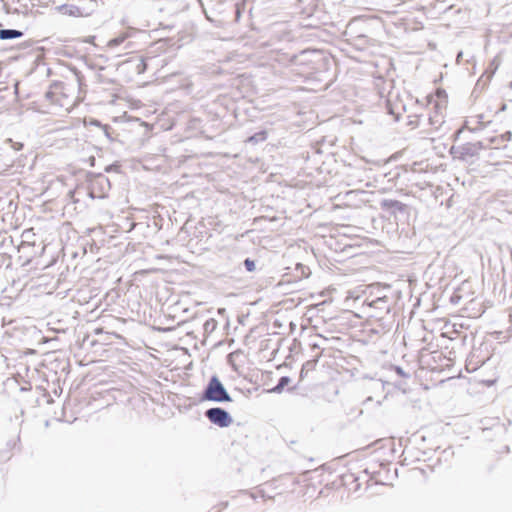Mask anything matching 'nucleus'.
I'll list each match as a JSON object with an SVG mask.
<instances>
[{
    "instance_id": "f257e3e1",
    "label": "nucleus",
    "mask_w": 512,
    "mask_h": 512,
    "mask_svg": "<svg viewBox=\"0 0 512 512\" xmlns=\"http://www.w3.org/2000/svg\"><path fill=\"white\" fill-rule=\"evenodd\" d=\"M200 402L213 401L222 402L224 401V385L221 383L217 376H213L203 393L200 396Z\"/></svg>"
},
{
    "instance_id": "f03ea898",
    "label": "nucleus",
    "mask_w": 512,
    "mask_h": 512,
    "mask_svg": "<svg viewBox=\"0 0 512 512\" xmlns=\"http://www.w3.org/2000/svg\"><path fill=\"white\" fill-rule=\"evenodd\" d=\"M360 21L352 20L346 27L345 36L347 37V41L355 47L357 50H365L369 47L371 39L365 35H354V32L357 30V25H360Z\"/></svg>"
},
{
    "instance_id": "7ed1b4c3",
    "label": "nucleus",
    "mask_w": 512,
    "mask_h": 512,
    "mask_svg": "<svg viewBox=\"0 0 512 512\" xmlns=\"http://www.w3.org/2000/svg\"><path fill=\"white\" fill-rule=\"evenodd\" d=\"M387 110L396 120H399L402 112L406 111V107L402 101L398 99V96H395L394 99V95L390 93L387 99Z\"/></svg>"
},
{
    "instance_id": "20e7f679",
    "label": "nucleus",
    "mask_w": 512,
    "mask_h": 512,
    "mask_svg": "<svg viewBox=\"0 0 512 512\" xmlns=\"http://www.w3.org/2000/svg\"><path fill=\"white\" fill-rule=\"evenodd\" d=\"M244 360L245 356L240 351L231 352L226 357V363L229 364L233 371L238 375L242 374L241 368L243 366Z\"/></svg>"
},
{
    "instance_id": "39448f33",
    "label": "nucleus",
    "mask_w": 512,
    "mask_h": 512,
    "mask_svg": "<svg viewBox=\"0 0 512 512\" xmlns=\"http://www.w3.org/2000/svg\"><path fill=\"white\" fill-rule=\"evenodd\" d=\"M311 350L315 355L312 359L307 360L303 365L300 372V377L303 378V372H310L315 369L317 362L321 356L320 345L314 343L310 346Z\"/></svg>"
},
{
    "instance_id": "423d86ee",
    "label": "nucleus",
    "mask_w": 512,
    "mask_h": 512,
    "mask_svg": "<svg viewBox=\"0 0 512 512\" xmlns=\"http://www.w3.org/2000/svg\"><path fill=\"white\" fill-rule=\"evenodd\" d=\"M364 304L369 308L378 310L380 313H388L390 311L389 298L387 296H380L371 301L365 300Z\"/></svg>"
},
{
    "instance_id": "0eeeda50",
    "label": "nucleus",
    "mask_w": 512,
    "mask_h": 512,
    "mask_svg": "<svg viewBox=\"0 0 512 512\" xmlns=\"http://www.w3.org/2000/svg\"><path fill=\"white\" fill-rule=\"evenodd\" d=\"M205 416L211 423L216 424L221 428L224 427V409L219 407L210 408L206 410Z\"/></svg>"
},
{
    "instance_id": "6e6552de",
    "label": "nucleus",
    "mask_w": 512,
    "mask_h": 512,
    "mask_svg": "<svg viewBox=\"0 0 512 512\" xmlns=\"http://www.w3.org/2000/svg\"><path fill=\"white\" fill-rule=\"evenodd\" d=\"M35 243V233L33 229L24 230L21 234V242L18 246V250L24 251L25 248H34Z\"/></svg>"
},
{
    "instance_id": "1a4fd4ad",
    "label": "nucleus",
    "mask_w": 512,
    "mask_h": 512,
    "mask_svg": "<svg viewBox=\"0 0 512 512\" xmlns=\"http://www.w3.org/2000/svg\"><path fill=\"white\" fill-rule=\"evenodd\" d=\"M207 19L211 22H221V11H216L213 0H206V6L202 4Z\"/></svg>"
},
{
    "instance_id": "9d476101",
    "label": "nucleus",
    "mask_w": 512,
    "mask_h": 512,
    "mask_svg": "<svg viewBox=\"0 0 512 512\" xmlns=\"http://www.w3.org/2000/svg\"><path fill=\"white\" fill-rule=\"evenodd\" d=\"M381 207L393 213H395L396 211H404L405 209V205L402 202L392 199L383 200L381 203Z\"/></svg>"
},
{
    "instance_id": "9b49d317",
    "label": "nucleus",
    "mask_w": 512,
    "mask_h": 512,
    "mask_svg": "<svg viewBox=\"0 0 512 512\" xmlns=\"http://www.w3.org/2000/svg\"><path fill=\"white\" fill-rule=\"evenodd\" d=\"M22 36H23V32L16 30V29H1L0 30V39H2V40L15 39V38H20Z\"/></svg>"
},
{
    "instance_id": "f8f14e48",
    "label": "nucleus",
    "mask_w": 512,
    "mask_h": 512,
    "mask_svg": "<svg viewBox=\"0 0 512 512\" xmlns=\"http://www.w3.org/2000/svg\"><path fill=\"white\" fill-rule=\"evenodd\" d=\"M503 139L504 138L500 137V135L488 137L486 138L487 146L489 147V149H497L502 146L505 147Z\"/></svg>"
},
{
    "instance_id": "ddd939ff",
    "label": "nucleus",
    "mask_w": 512,
    "mask_h": 512,
    "mask_svg": "<svg viewBox=\"0 0 512 512\" xmlns=\"http://www.w3.org/2000/svg\"><path fill=\"white\" fill-rule=\"evenodd\" d=\"M266 138H267L266 131L261 130V131L255 133V134H253L252 136L247 137L245 142L252 143V144H257L259 142L265 141Z\"/></svg>"
},
{
    "instance_id": "4468645a",
    "label": "nucleus",
    "mask_w": 512,
    "mask_h": 512,
    "mask_svg": "<svg viewBox=\"0 0 512 512\" xmlns=\"http://www.w3.org/2000/svg\"><path fill=\"white\" fill-rule=\"evenodd\" d=\"M291 379L288 376H283L279 379L277 385L271 390L275 393H281L286 386L289 385Z\"/></svg>"
},
{
    "instance_id": "2eb2a0df",
    "label": "nucleus",
    "mask_w": 512,
    "mask_h": 512,
    "mask_svg": "<svg viewBox=\"0 0 512 512\" xmlns=\"http://www.w3.org/2000/svg\"><path fill=\"white\" fill-rule=\"evenodd\" d=\"M129 37V33L125 32V33H121L120 35H118L117 37L111 39L109 42H108V46L110 48H114V47H117L119 46L120 44H122L127 38Z\"/></svg>"
},
{
    "instance_id": "dca6fc26",
    "label": "nucleus",
    "mask_w": 512,
    "mask_h": 512,
    "mask_svg": "<svg viewBox=\"0 0 512 512\" xmlns=\"http://www.w3.org/2000/svg\"><path fill=\"white\" fill-rule=\"evenodd\" d=\"M272 37L277 38L278 41L290 40V33L284 29H273Z\"/></svg>"
},
{
    "instance_id": "f3484780",
    "label": "nucleus",
    "mask_w": 512,
    "mask_h": 512,
    "mask_svg": "<svg viewBox=\"0 0 512 512\" xmlns=\"http://www.w3.org/2000/svg\"><path fill=\"white\" fill-rule=\"evenodd\" d=\"M244 80H245L244 75H236V76L231 75V77L227 81L230 83L231 87L240 89Z\"/></svg>"
},
{
    "instance_id": "a211bd4d",
    "label": "nucleus",
    "mask_w": 512,
    "mask_h": 512,
    "mask_svg": "<svg viewBox=\"0 0 512 512\" xmlns=\"http://www.w3.org/2000/svg\"><path fill=\"white\" fill-rule=\"evenodd\" d=\"M311 53H314V51L303 50V51H301V52H300V54H298V55H293V56L290 58V61H291L292 63H295V64L303 63L302 58H304L306 55L311 54Z\"/></svg>"
},
{
    "instance_id": "6ab92c4d",
    "label": "nucleus",
    "mask_w": 512,
    "mask_h": 512,
    "mask_svg": "<svg viewBox=\"0 0 512 512\" xmlns=\"http://www.w3.org/2000/svg\"><path fill=\"white\" fill-rule=\"evenodd\" d=\"M174 4L176 10H184L189 6V0H167Z\"/></svg>"
},
{
    "instance_id": "aec40b11",
    "label": "nucleus",
    "mask_w": 512,
    "mask_h": 512,
    "mask_svg": "<svg viewBox=\"0 0 512 512\" xmlns=\"http://www.w3.org/2000/svg\"><path fill=\"white\" fill-rule=\"evenodd\" d=\"M244 266L248 272H254L256 270V263L254 260L250 258H246L244 260Z\"/></svg>"
},
{
    "instance_id": "412c9836",
    "label": "nucleus",
    "mask_w": 512,
    "mask_h": 512,
    "mask_svg": "<svg viewBox=\"0 0 512 512\" xmlns=\"http://www.w3.org/2000/svg\"><path fill=\"white\" fill-rule=\"evenodd\" d=\"M315 10V5L310 3L306 7L301 8V13L309 16H312Z\"/></svg>"
},
{
    "instance_id": "4be33fe9",
    "label": "nucleus",
    "mask_w": 512,
    "mask_h": 512,
    "mask_svg": "<svg viewBox=\"0 0 512 512\" xmlns=\"http://www.w3.org/2000/svg\"><path fill=\"white\" fill-rule=\"evenodd\" d=\"M20 252L26 254L28 259L37 254V251H34V248H25L24 251Z\"/></svg>"
},
{
    "instance_id": "5701e85b",
    "label": "nucleus",
    "mask_w": 512,
    "mask_h": 512,
    "mask_svg": "<svg viewBox=\"0 0 512 512\" xmlns=\"http://www.w3.org/2000/svg\"><path fill=\"white\" fill-rule=\"evenodd\" d=\"M138 73H143L146 69V63L143 59H140L139 64L136 67Z\"/></svg>"
},
{
    "instance_id": "b1692460",
    "label": "nucleus",
    "mask_w": 512,
    "mask_h": 512,
    "mask_svg": "<svg viewBox=\"0 0 512 512\" xmlns=\"http://www.w3.org/2000/svg\"><path fill=\"white\" fill-rule=\"evenodd\" d=\"M500 137H503V138H504V139H503V143H505V142H507V141L511 140V138H512V133H511L510 131H507V132H505V133L501 134V135H500Z\"/></svg>"
},
{
    "instance_id": "393cba45",
    "label": "nucleus",
    "mask_w": 512,
    "mask_h": 512,
    "mask_svg": "<svg viewBox=\"0 0 512 512\" xmlns=\"http://www.w3.org/2000/svg\"><path fill=\"white\" fill-rule=\"evenodd\" d=\"M394 369H395V372H396L398 375H400V376H402V377H409V375H408L407 373H405V372H404V370H403L401 367L396 366Z\"/></svg>"
},
{
    "instance_id": "a878e982",
    "label": "nucleus",
    "mask_w": 512,
    "mask_h": 512,
    "mask_svg": "<svg viewBox=\"0 0 512 512\" xmlns=\"http://www.w3.org/2000/svg\"><path fill=\"white\" fill-rule=\"evenodd\" d=\"M476 146L479 148V149H489V147L487 146V141L486 139L483 140V141H479L476 143Z\"/></svg>"
},
{
    "instance_id": "bb28decb",
    "label": "nucleus",
    "mask_w": 512,
    "mask_h": 512,
    "mask_svg": "<svg viewBox=\"0 0 512 512\" xmlns=\"http://www.w3.org/2000/svg\"><path fill=\"white\" fill-rule=\"evenodd\" d=\"M234 7H235L236 19H238L240 17V14H241V8H240V5L238 3H234Z\"/></svg>"
},
{
    "instance_id": "cd10ccee",
    "label": "nucleus",
    "mask_w": 512,
    "mask_h": 512,
    "mask_svg": "<svg viewBox=\"0 0 512 512\" xmlns=\"http://www.w3.org/2000/svg\"><path fill=\"white\" fill-rule=\"evenodd\" d=\"M232 422V417L226 412V427L229 426Z\"/></svg>"
},
{
    "instance_id": "c85d7f7f",
    "label": "nucleus",
    "mask_w": 512,
    "mask_h": 512,
    "mask_svg": "<svg viewBox=\"0 0 512 512\" xmlns=\"http://www.w3.org/2000/svg\"><path fill=\"white\" fill-rule=\"evenodd\" d=\"M22 147H23V144H21V143H14L13 144V148L15 150H20Z\"/></svg>"
},
{
    "instance_id": "c756f323",
    "label": "nucleus",
    "mask_w": 512,
    "mask_h": 512,
    "mask_svg": "<svg viewBox=\"0 0 512 512\" xmlns=\"http://www.w3.org/2000/svg\"><path fill=\"white\" fill-rule=\"evenodd\" d=\"M7 12H19L18 8H12L11 6H7Z\"/></svg>"
},
{
    "instance_id": "7c9ffc66",
    "label": "nucleus",
    "mask_w": 512,
    "mask_h": 512,
    "mask_svg": "<svg viewBox=\"0 0 512 512\" xmlns=\"http://www.w3.org/2000/svg\"><path fill=\"white\" fill-rule=\"evenodd\" d=\"M459 299H460V296H459V295H456V294H454V295L451 297V300H452V302H454V303L458 302V300H459Z\"/></svg>"
},
{
    "instance_id": "2f4dec72",
    "label": "nucleus",
    "mask_w": 512,
    "mask_h": 512,
    "mask_svg": "<svg viewBox=\"0 0 512 512\" xmlns=\"http://www.w3.org/2000/svg\"><path fill=\"white\" fill-rule=\"evenodd\" d=\"M231 401V397L230 395L228 394V392L226 391V402H229Z\"/></svg>"
},
{
    "instance_id": "473e14b6",
    "label": "nucleus",
    "mask_w": 512,
    "mask_h": 512,
    "mask_svg": "<svg viewBox=\"0 0 512 512\" xmlns=\"http://www.w3.org/2000/svg\"><path fill=\"white\" fill-rule=\"evenodd\" d=\"M101 332H102V329H100V328L95 329V334H99Z\"/></svg>"
},
{
    "instance_id": "72a5a7b5",
    "label": "nucleus",
    "mask_w": 512,
    "mask_h": 512,
    "mask_svg": "<svg viewBox=\"0 0 512 512\" xmlns=\"http://www.w3.org/2000/svg\"><path fill=\"white\" fill-rule=\"evenodd\" d=\"M361 33H359V28L357 27V30L356 32H354V35H360Z\"/></svg>"
},
{
    "instance_id": "f704fd0d",
    "label": "nucleus",
    "mask_w": 512,
    "mask_h": 512,
    "mask_svg": "<svg viewBox=\"0 0 512 512\" xmlns=\"http://www.w3.org/2000/svg\"><path fill=\"white\" fill-rule=\"evenodd\" d=\"M459 58H462V52L458 53L457 60H459Z\"/></svg>"
},
{
    "instance_id": "c9c22d12",
    "label": "nucleus",
    "mask_w": 512,
    "mask_h": 512,
    "mask_svg": "<svg viewBox=\"0 0 512 512\" xmlns=\"http://www.w3.org/2000/svg\"><path fill=\"white\" fill-rule=\"evenodd\" d=\"M218 312H219V313H223V312H224V309H223V308H219Z\"/></svg>"
},
{
    "instance_id": "e433bc0d",
    "label": "nucleus",
    "mask_w": 512,
    "mask_h": 512,
    "mask_svg": "<svg viewBox=\"0 0 512 512\" xmlns=\"http://www.w3.org/2000/svg\"><path fill=\"white\" fill-rule=\"evenodd\" d=\"M304 0H299L300 3H302Z\"/></svg>"
}]
</instances>
